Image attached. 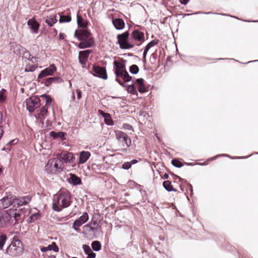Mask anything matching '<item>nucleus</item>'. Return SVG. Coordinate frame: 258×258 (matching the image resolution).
Wrapping results in <instances>:
<instances>
[{
  "mask_svg": "<svg viewBox=\"0 0 258 258\" xmlns=\"http://www.w3.org/2000/svg\"><path fill=\"white\" fill-rule=\"evenodd\" d=\"M135 85L138 86V91L140 93H143L147 92V89L145 86L144 80L142 78L137 79Z\"/></svg>",
  "mask_w": 258,
  "mask_h": 258,
  "instance_id": "obj_19",
  "label": "nucleus"
},
{
  "mask_svg": "<svg viewBox=\"0 0 258 258\" xmlns=\"http://www.w3.org/2000/svg\"><path fill=\"white\" fill-rule=\"evenodd\" d=\"M164 177H165V178H168V174H165L164 175Z\"/></svg>",
  "mask_w": 258,
  "mask_h": 258,
  "instance_id": "obj_60",
  "label": "nucleus"
},
{
  "mask_svg": "<svg viewBox=\"0 0 258 258\" xmlns=\"http://www.w3.org/2000/svg\"><path fill=\"white\" fill-rule=\"evenodd\" d=\"M83 229L85 231L92 232L94 230V228L91 226L90 224H87L83 227Z\"/></svg>",
  "mask_w": 258,
  "mask_h": 258,
  "instance_id": "obj_44",
  "label": "nucleus"
},
{
  "mask_svg": "<svg viewBox=\"0 0 258 258\" xmlns=\"http://www.w3.org/2000/svg\"><path fill=\"white\" fill-rule=\"evenodd\" d=\"M131 166L132 163L130 162H126L122 164V168L124 169H128Z\"/></svg>",
  "mask_w": 258,
  "mask_h": 258,
  "instance_id": "obj_47",
  "label": "nucleus"
},
{
  "mask_svg": "<svg viewBox=\"0 0 258 258\" xmlns=\"http://www.w3.org/2000/svg\"><path fill=\"white\" fill-rule=\"evenodd\" d=\"M130 162L132 163V165L137 163L138 162V161L136 159H134L132 160Z\"/></svg>",
  "mask_w": 258,
  "mask_h": 258,
  "instance_id": "obj_55",
  "label": "nucleus"
},
{
  "mask_svg": "<svg viewBox=\"0 0 258 258\" xmlns=\"http://www.w3.org/2000/svg\"><path fill=\"white\" fill-rule=\"evenodd\" d=\"M188 186H189V189L191 191V192H192V186L190 184H188Z\"/></svg>",
  "mask_w": 258,
  "mask_h": 258,
  "instance_id": "obj_57",
  "label": "nucleus"
},
{
  "mask_svg": "<svg viewBox=\"0 0 258 258\" xmlns=\"http://www.w3.org/2000/svg\"><path fill=\"white\" fill-rule=\"evenodd\" d=\"M72 99H73V101H75V94H74V92L72 93Z\"/></svg>",
  "mask_w": 258,
  "mask_h": 258,
  "instance_id": "obj_58",
  "label": "nucleus"
},
{
  "mask_svg": "<svg viewBox=\"0 0 258 258\" xmlns=\"http://www.w3.org/2000/svg\"><path fill=\"white\" fill-rule=\"evenodd\" d=\"M26 104L27 109L30 112H32L40 106V100L38 97L32 96L26 99Z\"/></svg>",
  "mask_w": 258,
  "mask_h": 258,
  "instance_id": "obj_8",
  "label": "nucleus"
},
{
  "mask_svg": "<svg viewBox=\"0 0 258 258\" xmlns=\"http://www.w3.org/2000/svg\"><path fill=\"white\" fill-rule=\"evenodd\" d=\"M114 66V73L116 76L115 81L121 86H124V82H127L132 80L128 72L126 71L125 64L115 60L113 62Z\"/></svg>",
  "mask_w": 258,
  "mask_h": 258,
  "instance_id": "obj_2",
  "label": "nucleus"
},
{
  "mask_svg": "<svg viewBox=\"0 0 258 258\" xmlns=\"http://www.w3.org/2000/svg\"><path fill=\"white\" fill-rule=\"evenodd\" d=\"M87 255L88 257L87 258H95L96 255V253L93 252L92 250L90 251V252H89Z\"/></svg>",
  "mask_w": 258,
  "mask_h": 258,
  "instance_id": "obj_49",
  "label": "nucleus"
},
{
  "mask_svg": "<svg viewBox=\"0 0 258 258\" xmlns=\"http://www.w3.org/2000/svg\"><path fill=\"white\" fill-rule=\"evenodd\" d=\"M50 137H52L54 139L56 138H60L62 140H65V134L63 132H58L56 133L53 131H52L50 133Z\"/></svg>",
  "mask_w": 258,
  "mask_h": 258,
  "instance_id": "obj_30",
  "label": "nucleus"
},
{
  "mask_svg": "<svg viewBox=\"0 0 258 258\" xmlns=\"http://www.w3.org/2000/svg\"><path fill=\"white\" fill-rule=\"evenodd\" d=\"M57 22L55 17H50L45 20V22L49 27H52Z\"/></svg>",
  "mask_w": 258,
  "mask_h": 258,
  "instance_id": "obj_35",
  "label": "nucleus"
},
{
  "mask_svg": "<svg viewBox=\"0 0 258 258\" xmlns=\"http://www.w3.org/2000/svg\"><path fill=\"white\" fill-rule=\"evenodd\" d=\"M77 23L79 27L83 28L87 27L88 22L84 20L81 16L77 15Z\"/></svg>",
  "mask_w": 258,
  "mask_h": 258,
  "instance_id": "obj_29",
  "label": "nucleus"
},
{
  "mask_svg": "<svg viewBox=\"0 0 258 258\" xmlns=\"http://www.w3.org/2000/svg\"><path fill=\"white\" fill-rule=\"evenodd\" d=\"M23 251L22 242L17 237H14L13 241L6 249V253L12 256L21 255Z\"/></svg>",
  "mask_w": 258,
  "mask_h": 258,
  "instance_id": "obj_5",
  "label": "nucleus"
},
{
  "mask_svg": "<svg viewBox=\"0 0 258 258\" xmlns=\"http://www.w3.org/2000/svg\"><path fill=\"white\" fill-rule=\"evenodd\" d=\"M92 52L91 50H86L81 51L79 53V62L83 66L86 65L90 54Z\"/></svg>",
  "mask_w": 258,
  "mask_h": 258,
  "instance_id": "obj_13",
  "label": "nucleus"
},
{
  "mask_svg": "<svg viewBox=\"0 0 258 258\" xmlns=\"http://www.w3.org/2000/svg\"><path fill=\"white\" fill-rule=\"evenodd\" d=\"M27 24L35 33H37L40 25L35 20V18L29 19L27 22Z\"/></svg>",
  "mask_w": 258,
  "mask_h": 258,
  "instance_id": "obj_23",
  "label": "nucleus"
},
{
  "mask_svg": "<svg viewBox=\"0 0 258 258\" xmlns=\"http://www.w3.org/2000/svg\"><path fill=\"white\" fill-rule=\"evenodd\" d=\"M40 249L42 252H46L48 250H53L55 252H58L59 250L58 246L54 242H53L51 244H49L47 246H40Z\"/></svg>",
  "mask_w": 258,
  "mask_h": 258,
  "instance_id": "obj_21",
  "label": "nucleus"
},
{
  "mask_svg": "<svg viewBox=\"0 0 258 258\" xmlns=\"http://www.w3.org/2000/svg\"><path fill=\"white\" fill-rule=\"evenodd\" d=\"M63 163L58 158L49 159L45 166V170L49 174H58L63 171Z\"/></svg>",
  "mask_w": 258,
  "mask_h": 258,
  "instance_id": "obj_3",
  "label": "nucleus"
},
{
  "mask_svg": "<svg viewBox=\"0 0 258 258\" xmlns=\"http://www.w3.org/2000/svg\"><path fill=\"white\" fill-rule=\"evenodd\" d=\"M127 91L128 93L133 95H138L137 91L134 85H130L128 86Z\"/></svg>",
  "mask_w": 258,
  "mask_h": 258,
  "instance_id": "obj_37",
  "label": "nucleus"
},
{
  "mask_svg": "<svg viewBox=\"0 0 258 258\" xmlns=\"http://www.w3.org/2000/svg\"><path fill=\"white\" fill-rule=\"evenodd\" d=\"M103 117L104 118L105 123L109 125H112L113 124V121L111 119V116L109 113L104 114Z\"/></svg>",
  "mask_w": 258,
  "mask_h": 258,
  "instance_id": "obj_34",
  "label": "nucleus"
},
{
  "mask_svg": "<svg viewBox=\"0 0 258 258\" xmlns=\"http://www.w3.org/2000/svg\"><path fill=\"white\" fill-rule=\"evenodd\" d=\"M60 23L69 22L71 21V17L69 16L62 15L59 18Z\"/></svg>",
  "mask_w": 258,
  "mask_h": 258,
  "instance_id": "obj_39",
  "label": "nucleus"
},
{
  "mask_svg": "<svg viewBox=\"0 0 258 258\" xmlns=\"http://www.w3.org/2000/svg\"><path fill=\"white\" fill-rule=\"evenodd\" d=\"M93 169L95 171L96 173L103 174L105 173L106 168L104 164H93L92 165Z\"/></svg>",
  "mask_w": 258,
  "mask_h": 258,
  "instance_id": "obj_24",
  "label": "nucleus"
},
{
  "mask_svg": "<svg viewBox=\"0 0 258 258\" xmlns=\"http://www.w3.org/2000/svg\"><path fill=\"white\" fill-rule=\"evenodd\" d=\"M70 177L69 178V181L70 183L75 185L82 184L81 179L79 177L73 173H70Z\"/></svg>",
  "mask_w": 258,
  "mask_h": 258,
  "instance_id": "obj_26",
  "label": "nucleus"
},
{
  "mask_svg": "<svg viewBox=\"0 0 258 258\" xmlns=\"http://www.w3.org/2000/svg\"><path fill=\"white\" fill-rule=\"evenodd\" d=\"M112 23L117 30H122L125 26L124 22L122 19L120 18L113 19Z\"/></svg>",
  "mask_w": 258,
  "mask_h": 258,
  "instance_id": "obj_22",
  "label": "nucleus"
},
{
  "mask_svg": "<svg viewBox=\"0 0 258 258\" xmlns=\"http://www.w3.org/2000/svg\"><path fill=\"white\" fill-rule=\"evenodd\" d=\"M2 173V169L0 168V174Z\"/></svg>",
  "mask_w": 258,
  "mask_h": 258,
  "instance_id": "obj_62",
  "label": "nucleus"
},
{
  "mask_svg": "<svg viewBox=\"0 0 258 258\" xmlns=\"http://www.w3.org/2000/svg\"><path fill=\"white\" fill-rule=\"evenodd\" d=\"M91 246L93 249L97 251H99L102 247V245L100 242L97 240L93 241Z\"/></svg>",
  "mask_w": 258,
  "mask_h": 258,
  "instance_id": "obj_33",
  "label": "nucleus"
},
{
  "mask_svg": "<svg viewBox=\"0 0 258 258\" xmlns=\"http://www.w3.org/2000/svg\"><path fill=\"white\" fill-rule=\"evenodd\" d=\"M37 68V67L34 64V62L31 61L28 62L25 67V72H33Z\"/></svg>",
  "mask_w": 258,
  "mask_h": 258,
  "instance_id": "obj_32",
  "label": "nucleus"
},
{
  "mask_svg": "<svg viewBox=\"0 0 258 258\" xmlns=\"http://www.w3.org/2000/svg\"><path fill=\"white\" fill-rule=\"evenodd\" d=\"M8 212V214L10 216V219L13 217L14 218L16 223L19 220V218L21 216V214L16 212V210L10 209L8 211H6Z\"/></svg>",
  "mask_w": 258,
  "mask_h": 258,
  "instance_id": "obj_28",
  "label": "nucleus"
},
{
  "mask_svg": "<svg viewBox=\"0 0 258 258\" xmlns=\"http://www.w3.org/2000/svg\"><path fill=\"white\" fill-rule=\"evenodd\" d=\"M65 37V35L62 33H60L59 34V39H60V40H63L64 39Z\"/></svg>",
  "mask_w": 258,
  "mask_h": 258,
  "instance_id": "obj_52",
  "label": "nucleus"
},
{
  "mask_svg": "<svg viewBox=\"0 0 258 258\" xmlns=\"http://www.w3.org/2000/svg\"><path fill=\"white\" fill-rule=\"evenodd\" d=\"M6 90L4 89L0 91V103L3 102L6 99Z\"/></svg>",
  "mask_w": 258,
  "mask_h": 258,
  "instance_id": "obj_42",
  "label": "nucleus"
},
{
  "mask_svg": "<svg viewBox=\"0 0 258 258\" xmlns=\"http://www.w3.org/2000/svg\"><path fill=\"white\" fill-rule=\"evenodd\" d=\"M163 185L164 187L168 191H177V190L174 189L171 184V182L169 180H166L163 182Z\"/></svg>",
  "mask_w": 258,
  "mask_h": 258,
  "instance_id": "obj_31",
  "label": "nucleus"
},
{
  "mask_svg": "<svg viewBox=\"0 0 258 258\" xmlns=\"http://www.w3.org/2000/svg\"><path fill=\"white\" fill-rule=\"evenodd\" d=\"M30 201V199L27 197L21 199L14 198V206H16L17 205L18 207L27 204Z\"/></svg>",
  "mask_w": 258,
  "mask_h": 258,
  "instance_id": "obj_25",
  "label": "nucleus"
},
{
  "mask_svg": "<svg viewBox=\"0 0 258 258\" xmlns=\"http://www.w3.org/2000/svg\"><path fill=\"white\" fill-rule=\"evenodd\" d=\"M91 33L88 29H80L76 30L75 36L79 40H88L90 37Z\"/></svg>",
  "mask_w": 258,
  "mask_h": 258,
  "instance_id": "obj_12",
  "label": "nucleus"
},
{
  "mask_svg": "<svg viewBox=\"0 0 258 258\" xmlns=\"http://www.w3.org/2000/svg\"><path fill=\"white\" fill-rule=\"evenodd\" d=\"M40 218V214L36 213L32 214L30 217L31 222H34L35 220H37Z\"/></svg>",
  "mask_w": 258,
  "mask_h": 258,
  "instance_id": "obj_46",
  "label": "nucleus"
},
{
  "mask_svg": "<svg viewBox=\"0 0 258 258\" xmlns=\"http://www.w3.org/2000/svg\"><path fill=\"white\" fill-rule=\"evenodd\" d=\"M10 220V216L6 211L0 212V227H4Z\"/></svg>",
  "mask_w": 258,
  "mask_h": 258,
  "instance_id": "obj_16",
  "label": "nucleus"
},
{
  "mask_svg": "<svg viewBox=\"0 0 258 258\" xmlns=\"http://www.w3.org/2000/svg\"><path fill=\"white\" fill-rule=\"evenodd\" d=\"M190 0H179V2L182 5H185Z\"/></svg>",
  "mask_w": 258,
  "mask_h": 258,
  "instance_id": "obj_51",
  "label": "nucleus"
},
{
  "mask_svg": "<svg viewBox=\"0 0 258 258\" xmlns=\"http://www.w3.org/2000/svg\"><path fill=\"white\" fill-rule=\"evenodd\" d=\"M129 36L130 34L128 31H125L117 35V43L121 49H127L132 48L135 46L133 41L129 39Z\"/></svg>",
  "mask_w": 258,
  "mask_h": 258,
  "instance_id": "obj_6",
  "label": "nucleus"
},
{
  "mask_svg": "<svg viewBox=\"0 0 258 258\" xmlns=\"http://www.w3.org/2000/svg\"><path fill=\"white\" fill-rule=\"evenodd\" d=\"M2 119H3V117H2V113L0 112V123L2 122Z\"/></svg>",
  "mask_w": 258,
  "mask_h": 258,
  "instance_id": "obj_59",
  "label": "nucleus"
},
{
  "mask_svg": "<svg viewBox=\"0 0 258 258\" xmlns=\"http://www.w3.org/2000/svg\"><path fill=\"white\" fill-rule=\"evenodd\" d=\"M4 133V131L2 126H0V138H2Z\"/></svg>",
  "mask_w": 258,
  "mask_h": 258,
  "instance_id": "obj_53",
  "label": "nucleus"
},
{
  "mask_svg": "<svg viewBox=\"0 0 258 258\" xmlns=\"http://www.w3.org/2000/svg\"><path fill=\"white\" fill-rule=\"evenodd\" d=\"M46 240H43V242H42V243H43L44 244H46Z\"/></svg>",
  "mask_w": 258,
  "mask_h": 258,
  "instance_id": "obj_61",
  "label": "nucleus"
},
{
  "mask_svg": "<svg viewBox=\"0 0 258 258\" xmlns=\"http://www.w3.org/2000/svg\"><path fill=\"white\" fill-rule=\"evenodd\" d=\"M89 219V216L87 213H84L78 219L76 220L73 225V228L77 231H80L79 227L85 223Z\"/></svg>",
  "mask_w": 258,
  "mask_h": 258,
  "instance_id": "obj_10",
  "label": "nucleus"
},
{
  "mask_svg": "<svg viewBox=\"0 0 258 258\" xmlns=\"http://www.w3.org/2000/svg\"><path fill=\"white\" fill-rule=\"evenodd\" d=\"M78 45L80 49H84L86 48L90 47L94 44L93 38H90L88 40H81Z\"/></svg>",
  "mask_w": 258,
  "mask_h": 258,
  "instance_id": "obj_18",
  "label": "nucleus"
},
{
  "mask_svg": "<svg viewBox=\"0 0 258 258\" xmlns=\"http://www.w3.org/2000/svg\"><path fill=\"white\" fill-rule=\"evenodd\" d=\"M76 93H77V99L78 100H79L82 98V92L80 90L77 89Z\"/></svg>",
  "mask_w": 258,
  "mask_h": 258,
  "instance_id": "obj_48",
  "label": "nucleus"
},
{
  "mask_svg": "<svg viewBox=\"0 0 258 258\" xmlns=\"http://www.w3.org/2000/svg\"><path fill=\"white\" fill-rule=\"evenodd\" d=\"M139 71V67L136 64H133L130 67V72L134 74H137Z\"/></svg>",
  "mask_w": 258,
  "mask_h": 258,
  "instance_id": "obj_41",
  "label": "nucleus"
},
{
  "mask_svg": "<svg viewBox=\"0 0 258 258\" xmlns=\"http://www.w3.org/2000/svg\"><path fill=\"white\" fill-rule=\"evenodd\" d=\"M47 107L43 106L40 109L39 112L37 114V118L40 119L41 121H43L44 119L47 116L48 111Z\"/></svg>",
  "mask_w": 258,
  "mask_h": 258,
  "instance_id": "obj_27",
  "label": "nucleus"
},
{
  "mask_svg": "<svg viewBox=\"0 0 258 258\" xmlns=\"http://www.w3.org/2000/svg\"><path fill=\"white\" fill-rule=\"evenodd\" d=\"M159 42V40L157 39H155L149 42L145 47L148 49H150L151 47L157 45Z\"/></svg>",
  "mask_w": 258,
  "mask_h": 258,
  "instance_id": "obj_36",
  "label": "nucleus"
},
{
  "mask_svg": "<svg viewBox=\"0 0 258 258\" xmlns=\"http://www.w3.org/2000/svg\"><path fill=\"white\" fill-rule=\"evenodd\" d=\"M41 97L44 98L45 99V104L44 106H46V107H47V106L51 104L52 99L49 96L43 95L41 96Z\"/></svg>",
  "mask_w": 258,
  "mask_h": 258,
  "instance_id": "obj_38",
  "label": "nucleus"
},
{
  "mask_svg": "<svg viewBox=\"0 0 258 258\" xmlns=\"http://www.w3.org/2000/svg\"><path fill=\"white\" fill-rule=\"evenodd\" d=\"M72 258H77V257H73Z\"/></svg>",
  "mask_w": 258,
  "mask_h": 258,
  "instance_id": "obj_64",
  "label": "nucleus"
},
{
  "mask_svg": "<svg viewBox=\"0 0 258 258\" xmlns=\"http://www.w3.org/2000/svg\"><path fill=\"white\" fill-rule=\"evenodd\" d=\"M14 205V198L12 196H7L0 200V208L6 209L10 206Z\"/></svg>",
  "mask_w": 258,
  "mask_h": 258,
  "instance_id": "obj_14",
  "label": "nucleus"
},
{
  "mask_svg": "<svg viewBox=\"0 0 258 258\" xmlns=\"http://www.w3.org/2000/svg\"><path fill=\"white\" fill-rule=\"evenodd\" d=\"M148 50H149V49H148L146 48H145L144 53H143V58L145 60H146V57L147 53Z\"/></svg>",
  "mask_w": 258,
  "mask_h": 258,
  "instance_id": "obj_50",
  "label": "nucleus"
},
{
  "mask_svg": "<svg viewBox=\"0 0 258 258\" xmlns=\"http://www.w3.org/2000/svg\"><path fill=\"white\" fill-rule=\"evenodd\" d=\"M91 156V153L89 151H82L80 153L78 163L80 164L85 163Z\"/></svg>",
  "mask_w": 258,
  "mask_h": 258,
  "instance_id": "obj_20",
  "label": "nucleus"
},
{
  "mask_svg": "<svg viewBox=\"0 0 258 258\" xmlns=\"http://www.w3.org/2000/svg\"><path fill=\"white\" fill-rule=\"evenodd\" d=\"M56 70V67L54 64H51L49 67L46 68L41 71L38 76V78H39V79H41L42 78H46L49 76H52Z\"/></svg>",
  "mask_w": 258,
  "mask_h": 258,
  "instance_id": "obj_11",
  "label": "nucleus"
},
{
  "mask_svg": "<svg viewBox=\"0 0 258 258\" xmlns=\"http://www.w3.org/2000/svg\"><path fill=\"white\" fill-rule=\"evenodd\" d=\"M59 77H50V78H42L41 79L37 78V81L41 83L42 84H44L47 87H49L53 82H58L60 80Z\"/></svg>",
  "mask_w": 258,
  "mask_h": 258,
  "instance_id": "obj_15",
  "label": "nucleus"
},
{
  "mask_svg": "<svg viewBox=\"0 0 258 258\" xmlns=\"http://www.w3.org/2000/svg\"><path fill=\"white\" fill-rule=\"evenodd\" d=\"M114 133L119 147L117 150L123 152H126L127 149L131 145V138L127 134L121 131L116 130Z\"/></svg>",
  "mask_w": 258,
  "mask_h": 258,
  "instance_id": "obj_4",
  "label": "nucleus"
},
{
  "mask_svg": "<svg viewBox=\"0 0 258 258\" xmlns=\"http://www.w3.org/2000/svg\"><path fill=\"white\" fill-rule=\"evenodd\" d=\"M83 248L84 249V252L86 253V254H88L90 251H92L90 247L86 244H84L83 245Z\"/></svg>",
  "mask_w": 258,
  "mask_h": 258,
  "instance_id": "obj_45",
  "label": "nucleus"
},
{
  "mask_svg": "<svg viewBox=\"0 0 258 258\" xmlns=\"http://www.w3.org/2000/svg\"><path fill=\"white\" fill-rule=\"evenodd\" d=\"M70 86L71 87L72 86V83L70 81Z\"/></svg>",
  "mask_w": 258,
  "mask_h": 258,
  "instance_id": "obj_63",
  "label": "nucleus"
},
{
  "mask_svg": "<svg viewBox=\"0 0 258 258\" xmlns=\"http://www.w3.org/2000/svg\"><path fill=\"white\" fill-rule=\"evenodd\" d=\"M98 112H99V114H101L103 117L104 116V115H105V114H104L107 113H105V112H103L102 110H99Z\"/></svg>",
  "mask_w": 258,
  "mask_h": 258,
  "instance_id": "obj_54",
  "label": "nucleus"
},
{
  "mask_svg": "<svg viewBox=\"0 0 258 258\" xmlns=\"http://www.w3.org/2000/svg\"><path fill=\"white\" fill-rule=\"evenodd\" d=\"M94 76L102 79L103 80H107L108 76L105 67H101L99 65L93 64L92 67V70L90 72Z\"/></svg>",
  "mask_w": 258,
  "mask_h": 258,
  "instance_id": "obj_7",
  "label": "nucleus"
},
{
  "mask_svg": "<svg viewBox=\"0 0 258 258\" xmlns=\"http://www.w3.org/2000/svg\"><path fill=\"white\" fill-rule=\"evenodd\" d=\"M172 164L176 167H181L183 165L182 163L177 159L172 160Z\"/></svg>",
  "mask_w": 258,
  "mask_h": 258,
  "instance_id": "obj_43",
  "label": "nucleus"
},
{
  "mask_svg": "<svg viewBox=\"0 0 258 258\" xmlns=\"http://www.w3.org/2000/svg\"><path fill=\"white\" fill-rule=\"evenodd\" d=\"M57 156H59V159L61 161H64L66 163L73 162L75 159L74 155L72 153H61Z\"/></svg>",
  "mask_w": 258,
  "mask_h": 258,
  "instance_id": "obj_17",
  "label": "nucleus"
},
{
  "mask_svg": "<svg viewBox=\"0 0 258 258\" xmlns=\"http://www.w3.org/2000/svg\"><path fill=\"white\" fill-rule=\"evenodd\" d=\"M174 179H175V180H178V181H180L182 179L180 177H179L177 175L175 176Z\"/></svg>",
  "mask_w": 258,
  "mask_h": 258,
  "instance_id": "obj_56",
  "label": "nucleus"
},
{
  "mask_svg": "<svg viewBox=\"0 0 258 258\" xmlns=\"http://www.w3.org/2000/svg\"><path fill=\"white\" fill-rule=\"evenodd\" d=\"M145 40L144 33L138 30H134L131 35V40H133L135 43L139 45L142 44Z\"/></svg>",
  "mask_w": 258,
  "mask_h": 258,
  "instance_id": "obj_9",
  "label": "nucleus"
},
{
  "mask_svg": "<svg viewBox=\"0 0 258 258\" xmlns=\"http://www.w3.org/2000/svg\"><path fill=\"white\" fill-rule=\"evenodd\" d=\"M7 240V236L5 234H0V249H2Z\"/></svg>",
  "mask_w": 258,
  "mask_h": 258,
  "instance_id": "obj_40",
  "label": "nucleus"
},
{
  "mask_svg": "<svg viewBox=\"0 0 258 258\" xmlns=\"http://www.w3.org/2000/svg\"><path fill=\"white\" fill-rule=\"evenodd\" d=\"M56 196V200H54L52 204L53 209L54 211L59 212L63 208H66L70 205L71 197L69 191L66 189H61Z\"/></svg>",
  "mask_w": 258,
  "mask_h": 258,
  "instance_id": "obj_1",
  "label": "nucleus"
}]
</instances>
